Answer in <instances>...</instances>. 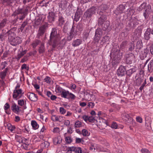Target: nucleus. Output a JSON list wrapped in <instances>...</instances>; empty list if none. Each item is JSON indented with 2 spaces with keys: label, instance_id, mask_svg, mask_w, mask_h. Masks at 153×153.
I'll return each mask as SVG.
<instances>
[{
  "label": "nucleus",
  "instance_id": "nucleus-1",
  "mask_svg": "<svg viewBox=\"0 0 153 153\" xmlns=\"http://www.w3.org/2000/svg\"><path fill=\"white\" fill-rule=\"evenodd\" d=\"M16 28L14 27L11 29L7 32L8 34V41L10 44L14 46H16L21 43L22 42V38L16 36Z\"/></svg>",
  "mask_w": 153,
  "mask_h": 153
},
{
  "label": "nucleus",
  "instance_id": "nucleus-2",
  "mask_svg": "<svg viewBox=\"0 0 153 153\" xmlns=\"http://www.w3.org/2000/svg\"><path fill=\"white\" fill-rule=\"evenodd\" d=\"M60 39L59 34L57 33L56 29L55 28H52L50 37V45L53 48H55L58 45Z\"/></svg>",
  "mask_w": 153,
  "mask_h": 153
},
{
  "label": "nucleus",
  "instance_id": "nucleus-3",
  "mask_svg": "<svg viewBox=\"0 0 153 153\" xmlns=\"http://www.w3.org/2000/svg\"><path fill=\"white\" fill-rule=\"evenodd\" d=\"M28 11L27 7H24L22 8L18 7L13 13L12 16H16L19 14H27Z\"/></svg>",
  "mask_w": 153,
  "mask_h": 153
},
{
  "label": "nucleus",
  "instance_id": "nucleus-4",
  "mask_svg": "<svg viewBox=\"0 0 153 153\" xmlns=\"http://www.w3.org/2000/svg\"><path fill=\"white\" fill-rule=\"evenodd\" d=\"M128 66L126 65L125 66L121 65L119 67L117 71V74L118 76H124L126 74V70L128 69Z\"/></svg>",
  "mask_w": 153,
  "mask_h": 153
},
{
  "label": "nucleus",
  "instance_id": "nucleus-5",
  "mask_svg": "<svg viewBox=\"0 0 153 153\" xmlns=\"http://www.w3.org/2000/svg\"><path fill=\"white\" fill-rule=\"evenodd\" d=\"M23 94V93L22 92L21 89L14 90L13 91V99L17 100L20 98Z\"/></svg>",
  "mask_w": 153,
  "mask_h": 153
},
{
  "label": "nucleus",
  "instance_id": "nucleus-6",
  "mask_svg": "<svg viewBox=\"0 0 153 153\" xmlns=\"http://www.w3.org/2000/svg\"><path fill=\"white\" fill-rule=\"evenodd\" d=\"M96 8L93 7L89 9L84 13L85 16L87 18H89L96 13Z\"/></svg>",
  "mask_w": 153,
  "mask_h": 153
},
{
  "label": "nucleus",
  "instance_id": "nucleus-7",
  "mask_svg": "<svg viewBox=\"0 0 153 153\" xmlns=\"http://www.w3.org/2000/svg\"><path fill=\"white\" fill-rule=\"evenodd\" d=\"M126 58V64H131L133 60H134L135 56L134 54L131 53L128 54H126L125 56Z\"/></svg>",
  "mask_w": 153,
  "mask_h": 153
},
{
  "label": "nucleus",
  "instance_id": "nucleus-8",
  "mask_svg": "<svg viewBox=\"0 0 153 153\" xmlns=\"http://www.w3.org/2000/svg\"><path fill=\"white\" fill-rule=\"evenodd\" d=\"M152 13V11L151 6L147 5L145 8V12L143 13V16L145 19H147Z\"/></svg>",
  "mask_w": 153,
  "mask_h": 153
},
{
  "label": "nucleus",
  "instance_id": "nucleus-9",
  "mask_svg": "<svg viewBox=\"0 0 153 153\" xmlns=\"http://www.w3.org/2000/svg\"><path fill=\"white\" fill-rule=\"evenodd\" d=\"M78 34V31H76V30L75 31L74 28L73 26L69 34L67 37V40L68 41L71 40L74 36Z\"/></svg>",
  "mask_w": 153,
  "mask_h": 153
},
{
  "label": "nucleus",
  "instance_id": "nucleus-10",
  "mask_svg": "<svg viewBox=\"0 0 153 153\" xmlns=\"http://www.w3.org/2000/svg\"><path fill=\"white\" fill-rule=\"evenodd\" d=\"M125 9L124 6L123 4L119 5L115 10L114 13L116 15H118L123 13L124 10Z\"/></svg>",
  "mask_w": 153,
  "mask_h": 153
},
{
  "label": "nucleus",
  "instance_id": "nucleus-11",
  "mask_svg": "<svg viewBox=\"0 0 153 153\" xmlns=\"http://www.w3.org/2000/svg\"><path fill=\"white\" fill-rule=\"evenodd\" d=\"M27 51L26 50H23L22 48H20L18 52L17 55L16 56V59L18 60L19 59L21 58L26 53Z\"/></svg>",
  "mask_w": 153,
  "mask_h": 153
},
{
  "label": "nucleus",
  "instance_id": "nucleus-12",
  "mask_svg": "<svg viewBox=\"0 0 153 153\" xmlns=\"http://www.w3.org/2000/svg\"><path fill=\"white\" fill-rule=\"evenodd\" d=\"M27 96L28 98L32 101L36 102L38 100L37 96L35 94L33 93H28Z\"/></svg>",
  "mask_w": 153,
  "mask_h": 153
},
{
  "label": "nucleus",
  "instance_id": "nucleus-13",
  "mask_svg": "<svg viewBox=\"0 0 153 153\" xmlns=\"http://www.w3.org/2000/svg\"><path fill=\"white\" fill-rule=\"evenodd\" d=\"M48 25L47 24H45L40 27L39 30V34L40 35H43L45 33L46 28L48 27Z\"/></svg>",
  "mask_w": 153,
  "mask_h": 153
},
{
  "label": "nucleus",
  "instance_id": "nucleus-14",
  "mask_svg": "<svg viewBox=\"0 0 153 153\" xmlns=\"http://www.w3.org/2000/svg\"><path fill=\"white\" fill-rule=\"evenodd\" d=\"M81 13H82L81 10L79 7H78L75 14L74 21L76 22H77L79 21Z\"/></svg>",
  "mask_w": 153,
  "mask_h": 153
},
{
  "label": "nucleus",
  "instance_id": "nucleus-15",
  "mask_svg": "<svg viewBox=\"0 0 153 153\" xmlns=\"http://www.w3.org/2000/svg\"><path fill=\"white\" fill-rule=\"evenodd\" d=\"M65 20L62 14L59 15L58 17V25L60 26H62L65 23Z\"/></svg>",
  "mask_w": 153,
  "mask_h": 153
},
{
  "label": "nucleus",
  "instance_id": "nucleus-16",
  "mask_svg": "<svg viewBox=\"0 0 153 153\" xmlns=\"http://www.w3.org/2000/svg\"><path fill=\"white\" fill-rule=\"evenodd\" d=\"M149 52V50L147 48L142 51L140 53V56L141 59H143L147 56V55Z\"/></svg>",
  "mask_w": 153,
  "mask_h": 153
},
{
  "label": "nucleus",
  "instance_id": "nucleus-17",
  "mask_svg": "<svg viewBox=\"0 0 153 153\" xmlns=\"http://www.w3.org/2000/svg\"><path fill=\"white\" fill-rule=\"evenodd\" d=\"M107 19V16L105 15H102L99 18L98 24L100 25H102Z\"/></svg>",
  "mask_w": 153,
  "mask_h": 153
},
{
  "label": "nucleus",
  "instance_id": "nucleus-18",
  "mask_svg": "<svg viewBox=\"0 0 153 153\" xmlns=\"http://www.w3.org/2000/svg\"><path fill=\"white\" fill-rule=\"evenodd\" d=\"M11 108L12 110H13L14 112L16 113H18L19 111L20 107L15 103L12 104V105L11 107Z\"/></svg>",
  "mask_w": 153,
  "mask_h": 153
},
{
  "label": "nucleus",
  "instance_id": "nucleus-19",
  "mask_svg": "<svg viewBox=\"0 0 153 153\" xmlns=\"http://www.w3.org/2000/svg\"><path fill=\"white\" fill-rule=\"evenodd\" d=\"M61 92V96L62 97L66 99H69L68 97L69 94V92L68 91H66L65 90L60 91Z\"/></svg>",
  "mask_w": 153,
  "mask_h": 153
},
{
  "label": "nucleus",
  "instance_id": "nucleus-20",
  "mask_svg": "<svg viewBox=\"0 0 153 153\" xmlns=\"http://www.w3.org/2000/svg\"><path fill=\"white\" fill-rule=\"evenodd\" d=\"M55 16V14L51 12L49 13L48 17V21L49 22H52L54 21Z\"/></svg>",
  "mask_w": 153,
  "mask_h": 153
},
{
  "label": "nucleus",
  "instance_id": "nucleus-21",
  "mask_svg": "<svg viewBox=\"0 0 153 153\" xmlns=\"http://www.w3.org/2000/svg\"><path fill=\"white\" fill-rule=\"evenodd\" d=\"M151 32V29L148 28L144 34V37L146 40H148L150 39Z\"/></svg>",
  "mask_w": 153,
  "mask_h": 153
},
{
  "label": "nucleus",
  "instance_id": "nucleus-22",
  "mask_svg": "<svg viewBox=\"0 0 153 153\" xmlns=\"http://www.w3.org/2000/svg\"><path fill=\"white\" fill-rule=\"evenodd\" d=\"M148 71L149 73L153 71V60H151L148 65Z\"/></svg>",
  "mask_w": 153,
  "mask_h": 153
},
{
  "label": "nucleus",
  "instance_id": "nucleus-23",
  "mask_svg": "<svg viewBox=\"0 0 153 153\" xmlns=\"http://www.w3.org/2000/svg\"><path fill=\"white\" fill-rule=\"evenodd\" d=\"M62 117L60 116H57L56 115H52L51 117V119L53 121L61 122V120Z\"/></svg>",
  "mask_w": 153,
  "mask_h": 153
},
{
  "label": "nucleus",
  "instance_id": "nucleus-24",
  "mask_svg": "<svg viewBox=\"0 0 153 153\" xmlns=\"http://www.w3.org/2000/svg\"><path fill=\"white\" fill-rule=\"evenodd\" d=\"M82 42V41L80 39H77L73 41L72 45L74 47H76L81 44Z\"/></svg>",
  "mask_w": 153,
  "mask_h": 153
},
{
  "label": "nucleus",
  "instance_id": "nucleus-25",
  "mask_svg": "<svg viewBox=\"0 0 153 153\" xmlns=\"http://www.w3.org/2000/svg\"><path fill=\"white\" fill-rule=\"evenodd\" d=\"M123 118L126 121L131 122L133 120V119L130 117L129 115L128 114H123Z\"/></svg>",
  "mask_w": 153,
  "mask_h": 153
},
{
  "label": "nucleus",
  "instance_id": "nucleus-26",
  "mask_svg": "<svg viewBox=\"0 0 153 153\" xmlns=\"http://www.w3.org/2000/svg\"><path fill=\"white\" fill-rule=\"evenodd\" d=\"M67 6V2L66 1H61L59 4V6L62 9H65Z\"/></svg>",
  "mask_w": 153,
  "mask_h": 153
},
{
  "label": "nucleus",
  "instance_id": "nucleus-27",
  "mask_svg": "<svg viewBox=\"0 0 153 153\" xmlns=\"http://www.w3.org/2000/svg\"><path fill=\"white\" fill-rule=\"evenodd\" d=\"M31 125L33 128L35 130L38 129L39 127L38 124L35 120H32L31 121Z\"/></svg>",
  "mask_w": 153,
  "mask_h": 153
},
{
  "label": "nucleus",
  "instance_id": "nucleus-28",
  "mask_svg": "<svg viewBox=\"0 0 153 153\" xmlns=\"http://www.w3.org/2000/svg\"><path fill=\"white\" fill-rule=\"evenodd\" d=\"M8 68H7L5 69L2 72H1L0 73V75L1 76V78L3 79L4 78H5L7 73L8 71Z\"/></svg>",
  "mask_w": 153,
  "mask_h": 153
},
{
  "label": "nucleus",
  "instance_id": "nucleus-29",
  "mask_svg": "<svg viewBox=\"0 0 153 153\" xmlns=\"http://www.w3.org/2000/svg\"><path fill=\"white\" fill-rule=\"evenodd\" d=\"M135 69L133 68H131L130 69L128 70L126 72L127 75L130 76L131 74L135 71Z\"/></svg>",
  "mask_w": 153,
  "mask_h": 153
},
{
  "label": "nucleus",
  "instance_id": "nucleus-30",
  "mask_svg": "<svg viewBox=\"0 0 153 153\" xmlns=\"http://www.w3.org/2000/svg\"><path fill=\"white\" fill-rule=\"evenodd\" d=\"M147 6H146V3H143L138 8L137 10L139 11H141L143 9H144L145 10V8Z\"/></svg>",
  "mask_w": 153,
  "mask_h": 153
},
{
  "label": "nucleus",
  "instance_id": "nucleus-31",
  "mask_svg": "<svg viewBox=\"0 0 153 153\" xmlns=\"http://www.w3.org/2000/svg\"><path fill=\"white\" fill-rule=\"evenodd\" d=\"M101 10V12H103L108 9L107 6L105 4H101L100 7Z\"/></svg>",
  "mask_w": 153,
  "mask_h": 153
},
{
  "label": "nucleus",
  "instance_id": "nucleus-32",
  "mask_svg": "<svg viewBox=\"0 0 153 153\" xmlns=\"http://www.w3.org/2000/svg\"><path fill=\"white\" fill-rule=\"evenodd\" d=\"M143 46L142 42L141 40H139L137 42L136 48L137 49H140Z\"/></svg>",
  "mask_w": 153,
  "mask_h": 153
},
{
  "label": "nucleus",
  "instance_id": "nucleus-33",
  "mask_svg": "<svg viewBox=\"0 0 153 153\" xmlns=\"http://www.w3.org/2000/svg\"><path fill=\"white\" fill-rule=\"evenodd\" d=\"M45 51V48L44 45L43 44H41L39 49V52L40 53H42Z\"/></svg>",
  "mask_w": 153,
  "mask_h": 153
},
{
  "label": "nucleus",
  "instance_id": "nucleus-34",
  "mask_svg": "<svg viewBox=\"0 0 153 153\" xmlns=\"http://www.w3.org/2000/svg\"><path fill=\"white\" fill-rule=\"evenodd\" d=\"M18 103L19 105L23 106L26 103V100L24 99H21L18 101Z\"/></svg>",
  "mask_w": 153,
  "mask_h": 153
},
{
  "label": "nucleus",
  "instance_id": "nucleus-35",
  "mask_svg": "<svg viewBox=\"0 0 153 153\" xmlns=\"http://www.w3.org/2000/svg\"><path fill=\"white\" fill-rule=\"evenodd\" d=\"M82 25L81 23H79L76 26V31H78V33L79 32L82 31Z\"/></svg>",
  "mask_w": 153,
  "mask_h": 153
},
{
  "label": "nucleus",
  "instance_id": "nucleus-36",
  "mask_svg": "<svg viewBox=\"0 0 153 153\" xmlns=\"http://www.w3.org/2000/svg\"><path fill=\"white\" fill-rule=\"evenodd\" d=\"M23 137L20 136H17L16 137V141L19 143H23Z\"/></svg>",
  "mask_w": 153,
  "mask_h": 153
},
{
  "label": "nucleus",
  "instance_id": "nucleus-37",
  "mask_svg": "<svg viewBox=\"0 0 153 153\" xmlns=\"http://www.w3.org/2000/svg\"><path fill=\"white\" fill-rule=\"evenodd\" d=\"M82 123L79 120H77L75 123V128H79L82 126Z\"/></svg>",
  "mask_w": 153,
  "mask_h": 153
},
{
  "label": "nucleus",
  "instance_id": "nucleus-38",
  "mask_svg": "<svg viewBox=\"0 0 153 153\" xmlns=\"http://www.w3.org/2000/svg\"><path fill=\"white\" fill-rule=\"evenodd\" d=\"M53 140L54 144H57L58 143H60L61 142L60 138H59L58 137L54 138Z\"/></svg>",
  "mask_w": 153,
  "mask_h": 153
},
{
  "label": "nucleus",
  "instance_id": "nucleus-39",
  "mask_svg": "<svg viewBox=\"0 0 153 153\" xmlns=\"http://www.w3.org/2000/svg\"><path fill=\"white\" fill-rule=\"evenodd\" d=\"M102 35V32L100 28H98L96 30L95 33V35L96 36H101Z\"/></svg>",
  "mask_w": 153,
  "mask_h": 153
},
{
  "label": "nucleus",
  "instance_id": "nucleus-40",
  "mask_svg": "<svg viewBox=\"0 0 153 153\" xmlns=\"http://www.w3.org/2000/svg\"><path fill=\"white\" fill-rule=\"evenodd\" d=\"M145 119L146 121V124L147 125V126H149L148 125V123H149V125H150V122H151V118L149 116L145 115Z\"/></svg>",
  "mask_w": 153,
  "mask_h": 153
},
{
  "label": "nucleus",
  "instance_id": "nucleus-41",
  "mask_svg": "<svg viewBox=\"0 0 153 153\" xmlns=\"http://www.w3.org/2000/svg\"><path fill=\"white\" fill-rule=\"evenodd\" d=\"M82 134L83 136H88L90 133L87 130L84 129L82 130Z\"/></svg>",
  "mask_w": 153,
  "mask_h": 153
},
{
  "label": "nucleus",
  "instance_id": "nucleus-42",
  "mask_svg": "<svg viewBox=\"0 0 153 153\" xmlns=\"http://www.w3.org/2000/svg\"><path fill=\"white\" fill-rule=\"evenodd\" d=\"M134 42H131L129 44V50L130 51H132L134 49Z\"/></svg>",
  "mask_w": 153,
  "mask_h": 153
},
{
  "label": "nucleus",
  "instance_id": "nucleus-43",
  "mask_svg": "<svg viewBox=\"0 0 153 153\" xmlns=\"http://www.w3.org/2000/svg\"><path fill=\"white\" fill-rule=\"evenodd\" d=\"M76 149V147L72 146L69 147L68 149L67 153H71L72 151L75 152Z\"/></svg>",
  "mask_w": 153,
  "mask_h": 153
},
{
  "label": "nucleus",
  "instance_id": "nucleus-44",
  "mask_svg": "<svg viewBox=\"0 0 153 153\" xmlns=\"http://www.w3.org/2000/svg\"><path fill=\"white\" fill-rule=\"evenodd\" d=\"M128 42L127 41H123L120 44V46L121 48L123 49L125 48Z\"/></svg>",
  "mask_w": 153,
  "mask_h": 153
},
{
  "label": "nucleus",
  "instance_id": "nucleus-45",
  "mask_svg": "<svg viewBox=\"0 0 153 153\" xmlns=\"http://www.w3.org/2000/svg\"><path fill=\"white\" fill-rule=\"evenodd\" d=\"M65 141L68 143H70L72 142V139L70 137H66L65 138Z\"/></svg>",
  "mask_w": 153,
  "mask_h": 153
},
{
  "label": "nucleus",
  "instance_id": "nucleus-46",
  "mask_svg": "<svg viewBox=\"0 0 153 153\" xmlns=\"http://www.w3.org/2000/svg\"><path fill=\"white\" fill-rule=\"evenodd\" d=\"M109 37L107 36H105L102 39V41L103 42H105L108 41Z\"/></svg>",
  "mask_w": 153,
  "mask_h": 153
},
{
  "label": "nucleus",
  "instance_id": "nucleus-47",
  "mask_svg": "<svg viewBox=\"0 0 153 153\" xmlns=\"http://www.w3.org/2000/svg\"><path fill=\"white\" fill-rule=\"evenodd\" d=\"M6 24V21L4 20H3L0 23V29L3 28Z\"/></svg>",
  "mask_w": 153,
  "mask_h": 153
},
{
  "label": "nucleus",
  "instance_id": "nucleus-48",
  "mask_svg": "<svg viewBox=\"0 0 153 153\" xmlns=\"http://www.w3.org/2000/svg\"><path fill=\"white\" fill-rule=\"evenodd\" d=\"M8 129L11 131H13L16 128V127L15 126H12L10 124L8 125Z\"/></svg>",
  "mask_w": 153,
  "mask_h": 153
},
{
  "label": "nucleus",
  "instance_id": "nucleus-49",
  "mask_svg": "<svg viewBox=\"0 0 153 153\" xmlns=\"http://www.w3.org/2000/svg\"><path fill=\"white\" fill-rule=\"evenodd\" d=\"M75 152L76 153H82L81 148L79 147H76Z\"/></svg>",
  "mask_w": 153,
  "mask_h": 153
},
{
  "label": "nucleus",
  "instance_id": "nucleus-50",
  "mask_svg": "<svg viewBox=\"0 0 153 153\" xmlns=\"http://www.w3.org/2000/svg\"><path fill=\"white\" fill-rule=\"evenodd\" d=\"M60 113L62 114H64L66 112V110L63 107H61L59 108Z\"/></svg>",
  "mask_w": 153,
  "mask_h": 153
},
{
  "label": "nucleus",
  "instance_id": "nucleus-51",
  "mask_svg": "<svg viewBox=\"0 0 153 153\" xmlns=\"http://www.w3.org/2000/svg\"><path fill=\"white\" fill-rule=\"evenodd\" d=\"M42 18H39L37 19L35 22L36 25H38L41 24L42 21Z\"/></svg>",
  "mask_w": 153,
  "mask_h": 153
},
{
  "label": "nucleus",
  "instance_id": "nucleus-52",
  "mask_svg": "<svg viewBox=\"0 0 153 153\" xmlns=\"http://www.w3.org/2000/svg\"><path fill=\"white\" fill-rule=\"evenodd\" d=\"M27 21H24L23 24L20 27V29L22 31L24 29L25 27L26 26V25L27 24Z\"/></svg>",
  "mask_w": 153,
  "mask_h": 153
},
{
  "label": "nucleus",
  "instance_id": "nucleus-53",
  "mask_svg": "<svg viewBox=\"0 0 153 153\" xmlns=\"http://www.w3.org/2000/svg\"><path fill=\"white\" fill-rule=\"evenodd\" d=\"M101 36H95L94 40L95 42H98L100 39Z\"/></svg>",
  "mask_w": 153,
  "mask_h": 153
},
{
  "label": "nucleus",
  "instance_id": "nucleus-54",
  "mask_svg": "<svg viewBox=\"0 0 153 153\" xmlns=\"http://www.w3.org/2000/svg\"><path fill=\"white\" fill-rule=\"evenodd\" d=\"M68 28V24L67 23L65 24L63 27L62 30L65 33H66L67 31Z\"/></svg>",
  "mask_w": 153,
  "mask_h": 153
},
{
  "label": "nucleus",
  "instance_id": "nucleus-55",
  "mask_svg": "<svg viewBox=\"0 0 153 153\" xmlns=\"http://www.w3.org/2000/svg\"><path fill=\"white\" fill-rule=\"evenodd\" d=\"M7 64V62H2L1 63V66L0 67L1 70H3L5 68L6 66V65Z\"/></svg>",
  "mask_w": 153,
  "mask_h": 153
},
{
  "label": "nucleus",
  "instance_id": "nucleus-56",
  "mask_svg": "<svg viewBox=\"0 0 153 153\" xmlns=\"http://www.w3.org/2000/svg\"><path fill=\"white\" fill-rule=\"evenodd\" d=\"M39 43V41L36 40L32 44V46L33 48H35Z\"/></svg>",
  "mask_w": 153,
  "mask_h": 153
},
{
  "label": "nucleus",
  "instance_id": "nucleus-57",
  "mask_svg": "<svg viewBox=\"0 0 153 153\" xmlns=\"http://www.w3.org/2000/svg\"><path fill=\"white\" fill-rule=\"evenodd\" d=\"M68 97H69V99L71 98V99L74 100L75 98V96L72 93H69Z\"/></svg>",
  "mask_w": 153,
  "mask_h": 153
},
{
  "label": "nucleus",
  "instance_id": "nucleus-58",
  "mask_svg": "<svg viewBox=\"0 0 153 153\" xmlns=\"http://www.w3.org/2000/svg\"><path fill=\"white\" fill-rule=\"evenodd\" d=\"M95 120V118L94 117H93L92 116H91V117H89L88 121L89 122H94Z\"/></svg>",
  "mask_w": 153,
  "mask_h": 153
},
{
  "label": "nucleus",
  "instance_id": "nucleus-59",
  "mask_svg": "<svg viewBox=\"0 0 153 153\" xmlns=\"http://www.w3.org/2000/svg\"><path fill=\"white\" fill-rule=\"evenodd\" d=\"M42 3L43 4V6H46V5L49 3V0H43L42 1Z\"/></svg>",
  "mask_w": 153,
  "mask_h": 153
},
{
  "label": "nucleus",
  "instance_id": "nucleus-60",
  "mask_svg": "<svg viewBox=\"0 0 153 153\" xmlns=\"http://www.w3.org/2000/svg\"><path fill=\"white\" fill-rule=\"evenodd\" d=\"M44 80L45 82L48 83H49L51 82V78L48 76H47L45 79Z\"/></svg>",
  "mask_w": 153,
  "mask_h": 153
},
{
  "label": "nucleus",
  "instance_id": "nucleus-61",
  "mask_svg": "<svg viewBox=\"0 0 153 153\" xmlns=\"http://www.w3.org/2000/svg\"><path fill=\"white\" fill-rule=\"evenodd\" d=\"M21 68L22 69H26L27 70H28L29 68L28 67H27V65L26 64H24L22 65Z\"/></svg>",
  "mask_w": 153,
  "mask_h": 153
},
{
  "label": "nucleus",
  "instance_id": "nucleus-62",
  "mask_svg": "<svg viewBox=\"0 0 153 153\" xmlns=\"http://www.w3.org/2000/svg\"><path fill=\"white\" fill-rule=\"evenodd\" d=\"M117 124L115 122H113L111 124V127L112 128L116 129L117 128Z\"/></svg>",
  "mask_w": 153,
  "mask_h": 153
},
{
  "label": "nucleus",
  "instance_id": "nucleus-63",
  "mask_svg": "<svg viewBox=\"0 0 153 153\" xmlns=\"http://www.w3.org/2000/svg\"><path fill=\"white\" fill-rule=\"evenodd\" d=\"M137 121L140 123H142L143 122L142 119L141 117H138L136 118Z\"/></svg>",
  "mask_w": 153,
  "mask_h": 153
},
{
  "label": "nucleus",
  "instance_id": "nucleus-64",
  "mask_svg": "<svg viewBox=\"0 0 153 153\" xmlns=\"http://www.w3.org/2000/svg\"><path fill=\"white\" fill-rule=\"evenodd\" d=\"M141 151L142 153H150V152L146 149H142Z\"/></svg>",
  "mask_w": 153,
  "mask_h": 153
}]
</instances>
